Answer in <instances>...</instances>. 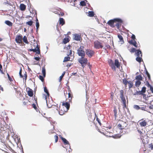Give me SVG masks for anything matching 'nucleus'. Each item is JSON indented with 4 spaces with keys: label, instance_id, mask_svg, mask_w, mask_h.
<instances>
[{
    "label": "nucleus",
    "instance_id": "obj_19",
    "mask_svg": "<svg viewBox=\"0 0 153 153\" xmlns=\"http://www.w3.org/2000/svg\"><path fill=\"white\" fill-rule=\"evenodd\" d=\"M5 23L9 26H11L13 25V23L11 22L8 20L5 21Z\"/></svg>",
    "mask_w": 153,
    "mask_h": 153
},
{
    "label": "nucleus",
    "instance_id": "obj_9",
    "mask_svg": "<svg viewBox=\"0 0 153 153\" xmlns=\"http://www.w3.org/2000/svg\"><path fill=\"white\" fill-rule=\"evenodd\" d=\"M86 53L89 57H91L94 54V52L91 50L87 49L86 51Z\"/></svg>",
    "mask_w": 153,
    "mask_h": 153
},
{
    "label": "nucleus",
    "instance_id": "obj_32",
    "mask_svg": "<svg viewBox=\"0 0 153 153\" xmlns=\"http://www.w3.org/2000/svg\"><path fill=\"white\" fill-rule=\"evenodd\" d=\"M69 42L68 39L65 38L63 39V42L64 44H66Z\"/></svg>",
    "mask_w": 153,
    "mask_h": 153
},
{
    "label": "nucleus",
    "instance_id": "obj_18",
    "mask_svg": "<svg viewBox=\"0 0 153 153\" xmlns=\"http://www.w3.org/2000/svg\"><path fill=\"white\" fill-rule=\"evenodd\" d=\"M114 65L117 68H118L120 66V63L117 59H115V60Z\"/></svg>",
    "mask_w": 153,
    "mask_h": 153
},
{
    "label": "nucleus",
    "instance_id": "obj_43",
    "mask_svg": "<svg viewBox=\"0 0 153 153\" xmlns=\"http://www.w3.org/2000/svg\"><path fill=\"white\" fill-rule=\"evenodd\" d=\"M123 83L125 85H126L127 83H128V82L126 79H124L123 80Z\"/></svg>",
    "mask_w": 153,
    "mask_h": 153
},
{
    "label": "nucleus",
    "instance_id": "obj_24",
    "mask_svg": "<svg viewBox=\"0 0 153 153\" xmlns=\"http://www.w3.org/2000/svg\"><path fill=\"white\" fill-rule=\"evenodd\" d=\"M23 40L24 42L26 44H28L29 43V42L27 40V38L26 36H24L23 38Z\"/></svg>",
    "mask_w": 153,
    "mask_h": 153
},
{
    "label": "nucleus",
    "instance_id": "obj_2",
    "mask_svg": "<svg viewBox=\"0 0 153 153\" xmlns=\"http://www.w3.org/2000/svg\"><path fill=\"white\" fill-rule=\"evenodd\" d=\"M78 62L81 64L82 67L84 68L88 62V60L84 57H81L78 59Z\"/></svg>",
    "mask_w": 153,
    "mask_h": 153
},
{
    "label": "nucleus",
    "instance_id": "obj_61",
    "mask_svg": "<svg viewBox=\"0 0 153 153\" xmlns=\"http://www.w3.org/2000/svg\"><path fill=\"white\" fill-rule=\"evenodd\" d=\"M140 109H141V110H144V107H141V108H140Z\"/></svg>",
    "mask_w": 153,
    "mask_h": 153
},
{
    "label": "nucleus",
    "instance_id": "obj_60",
    "mask_svg": "<svg viewBox=\"0 0 153 153\" xmlns=\"http://www.w3.org/2000/svg\"><path fill=\"white\" fill-rule=\"evenodd\" d=\"M72 54V51L71 50H70V53L69 55H71Z\"/></svg>",
    "mask_w": 153,
    "mask_h": 153
},
{
    "label": "nucleus",
    "instance_id": "obj_27",
    "mask_svg": "<svg viewBox=\"0 0 153 153\" xmlns=\"http://www.w3.org/2000/svg\"><path fill=\"white\" fill-rule=\"evenodd\" d=\"M134 95H143L142 93H141L140 91H137L134 93Z\"/></svg>",
    "mask_w": 153,
    "mask_h": 153
},
{
    "label": "nucleus",
    "instance_id": "obj_5",
    "mask_svg": "<svg viewBox=\"0 0 153 153\" xmlns=\"http://www.w3.org/2000/svg\"><path fill=\"white\" fill-rule=\"evenodd\" d=\"M62 105L63 106H65L66 108V111H65L64 110V111H63L62 113H61L62 112L60 111L59 112V114L60 115H62L63 114H64V112H65L68 111V110L70 108V104L68 102H66L65 103H63L62 104Z\"/></svg>",
    "mask_w": 153,
    "mask_h": 153
},
{
    "label": "nucleus",
    "instance_id": "obj_50",
    "mask_svg": "<svg viewBox=\"0 0 153 153\" xmlns=\"http://www.w3.org/2000/svg\"><path fill=\"white\" fill-rule=\"evenodd\" d=\"M4 3L5 4H7L10 5H11V3H10V2H8V1H6V2H4Z\"/></svg>",
    "mask_w": 153,
    "mask_h": 153
},
{
    "label": "nucleus",
    "instance_id": "obj_39",
    "mask_svg": "<svg viewBox=\"0 0 153 153\" xmlns=\"http://www.w3.org/2000/svg\"><path fill=\"white\" fill-rule=\"evenodd\" d=\"M36 30H37L39 26V22H36Z\"/></svg>",
    "mask_w": 153,
    "mask_h": 153
},
{
    "label": "nucleus",
    "instance_id": "obj_62",
    "mask_svg": "<svg viewBox=\"0 0 153 153\" xmlns=\"http://www.w3.org/2000/svg\"><path fill=\"white\" fill-rule=\"evenodd\" d=\"M2 68V65L0 64V70H1V69Z\"/></svg>",
    "mask_w": 153,
    "mask_h": 153
},
{
    "label": "nucleus",
    "instance_id": "obj_20",
    "mask_svg": "<svg viewBox=\"0 0 153 153\" xmlns=\"http://www.w3.org/2000/svg\"><path fill=\"white\" fill-rule=\"evenodd\" d=\"M143 79V78L141 75L137 76L135 78L136 79L139 81L142 80Z\"/></svg>",
    "mask_w": 153,
    "mask_h": 153
},
{
    "label": "nucleus",
    "instance_id": "obj_28",
    "mask_svg": "<svg viewBox=\"0 0 153 153\" xmlns=\"http://www.w3.org/2000/svg\"><path fill=\"white\" fill-rule=\"evenodd\" d=\"M94 13L93 11H90L88 12V16L90 17H93L94 16Z\"/></svg>",
    "mask_w": 153,
    "mask_h": 153
},
{
    "label": "nucleus",
    "instance_id": "obj_56",
    "mask_svg": "<svg viewBox=\"0 0 153 153\" xmlns=\"http://www.w3.org/2000/svg\"><path fill=\"white\" fill-rule=\"evenodd\" d=\"M96 120H97V122L99 123V124H100V125H101V123H100V120H99V119H98V118H97Z\"/></svg>",
    "mask_w": 153,
    "mask_h": 153
},
{
    "label": "nucleus",
    "instance_id": "obj_38",
    "mask_svg": "<svg viewBox=\"0 0 153 153\" xmlns=\"http://www.w3.org/2000/svg\"><path fill=\"white\" fill-rule=\"evenodd\" d=\"M134 109L137 110H139L140 109V107L138 105H134Z\"/></svg>",
    "mask_w": 153,
    "mask_h": 153
},
{
    "label": "nucleus",
    "instance_id": "obj_29",
    "mask_svg": "<svg viewBox=\"0 0 153 153\" xmlns=\"http://www.w3.org/2000/svg\"><path fill=\"white\" fill-rule=\"evenodd\" d=\"M70 58L68 56H66L64 58L63 62H64L68 61L70 60Z\"/></svg>",
    "mask_w": 153,
    "mask_h": 153
},
{
    "label": "nucleus",
    "instance_id": "obj_54",
    "mask_svg": "<svg viewBox=\"0 0 153 153\" xmlns=\"http://www.w3.org/2000/svg\"><path fill=\"white\" fill-rule=\"evenodd\" d=\"M146 83L147 86L150 88V86H152L149 84V83L147 81L146 82Z\"/></svg>",
    "mask_w": 153,
    "mask_h": 153
},
{
    "label": "nucleus",
    "instance_id": "obj_23",
    "mask_svg": "<svg viewBox=\"0 0 153 153\" xmlns=\"http://www.w3.org/2000/svg\"><path fill=\"white\" fill-rule=\"evenodd\" d=\"M42 72L43 75V76L44 77L46 75V71L45 68L43 67L42 68Z\"/></svg>",
    "mask_w": 153,
    "mask_h": 153
},
{
    "label": "nucleus",
    "instance_id": "obj_3",
    "mask_svg": "<svg viewBox=\"0 0 153 153\" xmlns=\"http://www.w3.org/2000/svg\"><path fill=\"white\" fill-rule=\"evenodd\" d=\"M116 22L122 23L123 22V21L120 18H117L114 19L113 20H111L108 21L107 23L109 25L112 26L113 25L114 23Z\"/></svg>",
    "mask_w": 153,
    "mask_h": 153
},
{
    "label": "nucleus",
    "instance_id": "obj_22",
    "mask_svg": "<svg viewBox=\"0 0 153 153\" xmlns=\"http://www.w3.org/2000/svg\"><path fill=\"white\" fill-rule=\"evenodd\" d=\"M59 24H61L62 25H63L65 24V21L63 18H60L59 19Z\"/></svg>",
    "mask_w": 153,
    "mask_h": 153
},
{
    "label": "nucleus",
    "instance_id": "obj_64",
    "mask_svg": "<svg viewBox=\"0 0 153 153\" xmlns=\"http://www.w3.org/2000/svg\"><path fill=\"white\" fill-rule=\"evenodd\" d=\"M151 149H153V145H152V146H151Z\"/></svg>",
    "mask_w": 153,
    "mask_h": 153
},
{
    "label": "nucleus",
    "instance_id": "obj_13",
    "mask_svg": "<svg viewBox=\"0 0 153 153\" xmlns=\"http://www.w3.org/2000/svg\"><path fill=\"white\" fill-rule=\"evenodd\" d=\"M118 37L120 40V42H121V44H123L124 43L123 37L120 34L118 35Z\"/></svg>",
    "mask_w": 153,
    "mask_h": 153
},
{
    "label": "nucleus",
    "instance_id": "obj_51",
    "mask_svg": "<svg viewBox=\"0 0 153 153\" xmlns=\"http://www.w3.org/2000/svg\"><path fill=\"white\" fill-rule=\"evenodd\" d=\"M150 89L152 93L153 94V87L152 86H150Z\"/></svg>",
    "mask_w": 153,
    "mask_h": 153
},
{
    "label": "nucleus",
    "instance_id": "obj_25",
    "mask_svg": "<svg viewBox=\"0 0 153 153\" xmlns=\"http://www.w3.org/2000/svg\"><path fill=\"white\" fill-rule=\"evenodd\" d=\"M141 83V82L140 81L137 80L135 82V85L136 87H138L140 85Z\"/></svg>",
    "mask_w": 153,
    "mask_h": 153
},
{
    "label": "nucleus",
    "instance_id": "obj_33",
    "mask_svg": "<svg viewBox=\"0 0 153 153\" xmlns=\"http://www.w3.org/2000/svg\"><path fill=\"white\" fill-rule=\"evenodd\" d=\"M33 22L31 20L30 21L28 22H26V24L28 25L31 26L32 25Z\"/></svg>",
    "mask_w": 153,
    "mask_h": 153
},
{
    "label": "nucleus",
    "instance_id": "obj_63",
    "mask_svg": "<svg viewBox=\"0 0 153 153\" xmlns=\"http://www.w3.org/2000/svg\"><path fill=\"white\" fill-rule=\"evenodd\" d=\"M76 74V73H72V74H73V75H75Z\"/></svg>",
    "mask_w": 153,
    "mask_h": 153
},
{
    "label": "nucleus",
    "instance_id": "obj_58",
    "mask_svg": "<svg viewBox=\"0 0 153 153\" xmlns=\"http://www.w3.org/2000/svg\"><path fill=\"white\" fill-rule=\"evenodd\" d=\"M71 46L70 45H69L68 46V47H67L68 49H70V48Z\"/></svg>",
    "mask_w": 153,
    "mask_h": 153
},
{
    "label": "nucleus",
    "instance_id": "obj_6",
    "mask_svg": "<svg viewBox=\"0 0 153 153\" xmlns=\"http://www.w3.org/2000/svg\"><path fill=\"white\" fill-rule=\"evenodd\" d=\"M94 48L96 49L102 48L103 47L101 43L98 41H95L94 42Z\"/></svg>",
    "mask_w": 153,
    "mask_h": 153
},
{
    "label": "nucleus",
    "instance_id": "obj_37",
    "mask_svg": "<svg viewBox=\"0 0 153 153\" xmlns=\"http://www.w3.org/2000/svg\"><path fill=\"white\" fill-rule=\"evenodd\" d=\"M65 73V72L64 71L62 73V75L59 77V80L60 81L62 79L63 77L64 76Z\"/></svg>",
    "mask_w": 153,
    "mask_h": 153
},
{
    "label": "nucleus",
    "instance_id": "obj_26",
    "mask_svg": "<svg viewBox=\"0 0 153 153\" xmlns=\"http://www.w3.org/2000/svg\"><path fill=\"white\" fill-rule=\"evenodd\" d=\"M27 93L28 95L30 97H32L33 95V93L32 90L28 91Z\"/></svg>",
    "mask_w": 153,
    "mask_h": 153
},
{
    "label": "nucleus",
    "instance_id": "obj_8",
    "mask_svg": "<svg viewBox=\"0 0 153 153\" xmlns=\"http://www.w3.org/2000/svg\"><path fill=\"white\" fill-rule=\"evenodd\" d=\"M30 51H33L34 52H36V53L39 54L40 53V52L39 48L38 47V45H36V48L34 49H31L29 50Z\"/></svg>",
    "mask_w": 153,
    "mask_h": 153
},
{
    "label": "nucleus",
    "instance_id": "obj_30",
    "mask_svg": "<svg viewBox=\"0 0 153 153\" xmlns=\"http://www.w3.org/2000/svg\"><path fill=\"white\" fill-rule=\"evenodd\" d=\"M114 117H115V118L116 119V118L117 117V109H116V108H114Z\"/></svg>",
    "mask_w": 153,
    "mask_h": 153
},
{
    "label": "nucleus",
    "instance_id": "obj_48",
    "mask_svg": "<svg viewBox=\"0 0 153 153\" xmlns=\"http://www.w3.org/2000/svg\"><path fill=\"white\" fill-rule=\"evenodd\" d=\"M32 106L33 108H34L35 110H36L37 108L35 104H32Z\"/></svg>",
    "mask_w": 153,
    "mask_h": 153
},
{
    "label": "nucleus",
    "instance_id": "obj_34",
    "mask_svg": "<svg viewBox=\"0 0 153 153\" xmlns=\"http://www.w3.org/2000/svg\"><path fill=\"white\" fill-rule=\"evenodd\" d=\"M128 83L129 84V88L130 89L132 87L133 84L131 81H129V82H128Z\"/></svg>",
    "mask_w": 153,
    "mask_h": 153
},
{
    "label": "nucleus",
    "instance_id": "obj_31",
    "mask_svg": "<svg viewBox=\"0 0 153 153\" xmlns=\"http://www.w3.org/2000/svg\"><path fill=\"white\" fill-rule=\"evenodd\" d=\"M146 87H143L142 88V89L140 91H141V93H142V94H143V93H145L146 92Z\"/></svg>",
    "mask_w": 153,
    "mask_h": 153
},
{
    "label": "nucleus",
    "instance_id": "obj_46",
    "mask_svg": "<svg viewBox=\"0 0 153 153\" xmlns=\"http://www.w3.org/2000/svg\"><path fill=\"white\" fill-rule=\"evenodd\" d=\"M54 138L55 140V142H57V141H58V137L56 135H55L54 136Z\"/></svg>",
    "mask_w": 153,
    "mask_h": 153
},
{
    "label": "nucleus",
    "instance_id": "obj_21",
    "mask_svg": "<svg viewBox=\"0 0 153 153\" xmlns=\"http://www.w3.org/2000/svg\"><path fill=\"white\" fill-rule=\"evenodd\" d=\"M136 60L137 62H138L140 63L142 61H143V59H142V57L141 56L137 57L136 58Z\"/></svg>",
    "mask_w": 153,
    "mask_h": 153
},
{
    "label": "nucleus",
    "instance_id": "obj_7",
    "mask_svg": "<svg viewBox=\"0 0 153 153\" xmlns=\"http://www.w3.org/2000/svg\"><path fill=\"white\" fill-rule=\"evenodd\" d=\"M15 41L18 44H22V36L18 35L16 36Z\"/></svg>",
    "mask_w": 153,
    "mask_h": 153
},
{
    "label": "nucleus",
    "instance_id": "obj_17",
    "mask_svg": "<svg viewBox=\"0 0 153 153\" xmlns=\"http://www.w3.org/2000/svg\"><path fill=\"white\" fill-rule=\"evenodd\" d=\"M61 138L64 144L65 145L69 144L68 142L66 140V139L62 137H61Z\"/></svg>",
    "mask_w": 153,
    "mask_h": 153
},
{
    "label": "nucleus",
    "instance_id": "obj_47",
    "mask_svg": "<svg viewBox=\"0 0 153 153\" xmlns=\"http://www.w3.org/2000/svg\"><path fill=\"white\" fill-rule=\"evenodd\" d=\"M34 59L36 61H39L40 59V58L39 57H36L34 58Z\"/></svg>",
    "mask_w": 153,
    "mask_h": 153
},
{
    "label": "nucleus",
    "instance_id": "obj_4",
    "mask_svg": "<svg viewBox=\"0 0 153 153\" xmlns=\"http://www.w3.org/2000/svg\"><path fill=\"white\" fill-rule=\"evenodd\" d=\"M124 92L123 90L120 91V98L122 101L123 104V107H126V100L125 98L123 95Z\"/></svg>",
    "mask_w": 153,
    "mask_h": 153
},
{
    "label": "nucleus",
    "instance_id": "obj_10",
    "mask_svg": "<svg viewBox=\"0 0 153 153\" xmlns=\"http://www.w3.org/2000/svg\"><path fill=\"white\" fill-rule=\"evenodd\" d=\"M73 39L74 40L78 41L80 40V39L81 37L78 34H74L73 36Z\"/></svg>",
    "mask_w": 153,
    "mask_h": 153
},
{
    "label": "nucleus",
    "instance_id": "obj_49",
    "mask_svg": "<svg viewBox=\"0 0 153 153\" xmlns=\"http://www.w3.org/2000/svg\"><path fill=\"white\" fill-rule=\"evenodd\" d=\"M7 76L8 77V78L9 79V80L11 81H12V78L10 77L9 75L7 74Z\"/></svg>",
    "mask_w": 153,
    "mask_h": 153
},
{
    "label": "nucleus",
    "instance_id": "obj_45",
    "mask_svg": "<svg viewBox=\"0 0 153 153\" xmlns=\"http://www.w3.org/2000/svg\"><path fill=\"white\" fill-rule=\"evenodd\" d=\"M146 74L148 77L149 79H150V76L149 74V73L148 72V71H146Z\"/></svg>",
    "mask_w": 153,
    "mask_h": 153
},
{
    "label": "nucleus",
    "instance_id": "obj_44",
    "mask_svg": "<svg viewBox=\"0 0 153 153\" xmlns=\"http://www.w3.org/2000/svg\"><path fill=\"white\" fill-rule=\"evenodd\" d=\"M19 75L20 76V77L21 78H22L23 77V76L22 74V69H21L19 71Z\"/></svg>",
    "mask_w": 153,
    "mask_h": 153
},
{
    "label": "nucleus",
    "instance_id": "obj_42",
    "mask_svg": "<svg viewBox=\"0 0 153 153\" xmlns=\"http://www.w3.org/2000/svg\"><path fill=\"white\" fill-rule=\"evenodd\" d=\"M137 51L136 49L134 48H132L131 50V52H134Z\"/></svg>",
    "mask_w": 153,
    "mask_h": 153
},
{
    "label": "nucleus",
    "instance_id": "obj_53",
    "mask_svg": "<svg viewBox=\"0 0 153 153\" xmlns=\"http://www.w3.org/2000/svg\"><path fill=\"white\" fill-rule=\"evenodd\" d=\"M117 126L119 128L121 129L122 125L121 124H119L117 125Z\"/></svg>",
    "mask_w": 153,
    "mask_h": 153
},
{
    "label": "nucleus",
    "instance_id": "obj_11",
    "mask_svg": "<svg viewBox=\"0 0 153 153\" xmlns=\"http://www.w3.org/2000/svg\"><path fill=\"white\" fill-rule=\"evenodd\" d=\"M129 43L133 45L136 48L137 47V45H136V42L135 40H131L129 42Z\"/></svg>",
    "mask_w": 153,
    "mask_h": 153
},
{
    "label": "nucleus",
    "instance_id": "obj_35",
    "mask_svg": "<svg viewBox=\"0 0 153 153\" xmlns=\"http://www.w3.org/2000/svg\"><path fill=\"white\" fill-rule=\"evenodd\" d=\"M44 91L47 94L48 96L49 95V93L47 89V88L46 87H45L44 88Z\"/></svg>",
    "mask_w": 153,
    "mask_h": 153
},
{
    "label": "nucleus",
    "instance_id": "obj_40",
    "mask_svg": "<svg viewBox=\"0 0 153 153\" xmlns=\"http://www.w3.org/2000/svg\"><path fill=\"white\" fill-rule=\"evenodd\" d=\"M120 23V22H118V23H117L116 25H115V26L117 27L118 28H119V26H120V23Z\"/></svg>",
    "mask_w": 153,
    "mask_h": 153
},
{
    "label": "nucleus",
    "instance_id": "obj_15",
    "mask_svg": "<svg viewBox=\"0 0 153 153\" xmlns=\"http://www.w3.org/2000/svg\"><path fill=\"white\" fill-rule=\"evenodd\" d=\"M20 8L21 10H24L26 9V6L24 4H21L20 5Z\"/></svg>",
    "mask_w": 153,
    "mask_h": 153
},
{
    "label": "nucleus",
    "instance_id": "obj_1",
    "mask_svg": "<svg viewBox=\"0 0 153 153\" xmlns=\"http://www.w3.org/2000/svg\"><path fill=\"white\" fill-rule=\"evenodd\" d=\"M77 53L81 57H85V52L84 50V47L80 46L77 50Z\"/></svg>",
    "mask_w": 153,
    "mask_h": 153
},
{
    "label": "nucleus",
    "instance_id": "obj_41",
    "mask_svg": "<svg viewBox=\"0 0 153 153\" xmlns=\"http://www.w3.org/2000/svg\"><path fill=\"white\" fill-rule=\"evenodd\" d=\"M44 76H42L40 75L39 76V79L41 80L42 82H43L44 81Z\"/></svg>",
    "mask_w": 153,
    "mask_h": 153
},
{
    "label": "nucleus",
    "instance_id": "obj_59",
    "mask_svg": "<svg viewBox=\"0 0 153 153\" xmlns=\"http://www.w3.org/2000/svg\"><path fill=\"white\" fill-rule=\"evenodd\" d=\"M71 94L70 93H68V97L70 98L71 97Z\"/></svg>",
    "mask_w": 153,
    "mask_h": 153
},
{
    "label": "nucleus",
    "instance_id": "obj_12",
    "mask_svg": "<svg viewBox=\"0 0 153 153\" xmlns=\"http://www.w3.org/2000/svg\"><path fill=\"white\" fill-rule=\"evenodd\" d=\"M143 119H142L141 120L139 121L140 125L141 126H145L147 124L146 122L144 120L142 122H141V120H143Z\"/></svg>",
    "mask_w": 153,
    "mask_h": 153
},
{
    "label": "nucleus",
    "instance_id": "obj_36",
    "mask_svg": "<svg viewBox=\"0 0 153 153\" xmlns=\"http://www.w3.org/2000/svg\"><path fill=\"white\" fill-rule=\"evenodd\" d=\"M86 4V3L84 1H81L80 2V4L82 6H85Z\"/></svg>",
    "mask_w": 153,
    "mask_h": 153
},
{
    "label": "nucleus",
    "instance_id": "obj_55",
    "mask_svg": "<svg viewBox=\"0 0 153 153\" xmlns=\"http://www.w3.org/2000/svg\"><path fill=\"white\" fill-rule=\"evenodd\" d=\"M24 77H25L24 79H25V81H26V80L27 79V74L26 73L25 74Z\"/></svg>",
    "mask_w": 153,
    "mask_h": 153
},
{
    "label": "nucleus",
    "instance_id": "obj_57",
    "mask_svg": "<svg viewBox=\"0 0 153 153\" xmlns=\"http://www.w3.org/2000/svg\"><path fill=\"white\" fill-rule=\"evenodd\" d=\"M105 46L107 48H109L110 46L109 45H105Z\"/></svg>",
    "mask_w": 153,
    "mask_h": 153
},
{
    "label": "nucleus",
    "instance_id": "obj_52",
    "mask_svg": "<svg viewBox=\"0 0 153 153\" xmlns=\"http://www.w3.org/2000/svg\"><path fill=\"white\" fill-rule=\"evenodd\" d=\"M131 38L133 39L132 40H134V39H135V36L134 34H132L131 36Z\"/></svg>",
    "mask_w": 153,
    "mask_h": 153
},
{
    "label": "nucleus",
    "instance_id": "obj_16",
    "mask_svg": "<svg viewBox=\"0 0 153 153\" xmlns=\"http://www.w3.org/2000/svg\"><path fill=\"white\" fill-rule=\"evenodd\" d=\"M136 54L137 56V57H140V54H141L140 56L142 57V52L140 50H137L136 52Z\"/></svg>",
    "mask_w": 153,
    "mask_h": 153
},
{
    "label": "nucleus",
    "instance_id": "obj_14",
    "mask_svg": "<svg viewBox=\"0 0 153 153\" xmlns=\"http://www.w3.org/2000/svg\"><path fill=\"white\" fill-rule=\"evenodd\" d=\"M109 65L112 69L115 70L116 67H115V65L112 60H111V62H110Z\"/></svg>",
    "mask_w": 153,
    "mask_h": 153
}]
</instances>
